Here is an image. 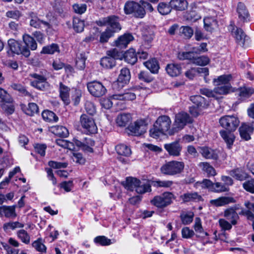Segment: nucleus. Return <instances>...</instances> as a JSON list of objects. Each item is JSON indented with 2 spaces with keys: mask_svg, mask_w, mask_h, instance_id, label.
I'll use <instances>...</instances> for the list:
<instances>
[{
  "mask_svg": "<svg viewBox=\"0 0 254 254\" xmlns=\"http://www.w3.org/2000/svg\"><path fill=\"white\" fill-rule=\"evenodd\" d=\"M169 4L171 8L180 11L185 10L188 6L186 0H171Z\"/></svg>",
  "mask_w": 254,
  "mask_h": 254,
  "instance_id": "obj_28",
  "label": "nucleus"
},
{
  "mask_svg": "<svg viewBox=\"0 0 254 254\" xmlns=\"http://www.w3.org/2000/svg\"><path fill=\"white\" fill-rule=\"evenodd\" d=\"M147 124L145 120H137L128 127V130L133 135L138 136L142 134L147 130Z\"/></svg>",
  "mask_w": 254,
  "mask_h": 254,
  "instance_id": "obj_10",
  "label": "nucleus"
},
{
  "mask_svg": "<svg viewBox=\"0 0 254 254\" xmlns=\"http://www.w3.org/2000/svg\"><path fill=\"white\" fill-rule=\"evenodd\" d=\"M40 82H30V84L33 87L40 90H44L48 86L47 78L45 77H40Z\"/></svg>",
  "mask_w": 254,
  "mask_h": 254,
  "instance_id": "obj_46",
  "label": "nucleus"
},
{
  "mask_svg": "<svg viewBox=\"0 0 254 254\" xmlns=\"http://www.w3.org/2000/svg\"><path fill=\"white\" fill-rule=\"evenodd\" d=\"M237 12L239 19L243 21H247L249 17V14L245 4L239 2L237 6Z\"/></svg>",
  "mask_w": 254,
  "mask_h": 254,
  "instance_id": "obj_27",
  "label": "nucleus"
},
{
  "mask_svg": "<svg viewBox=\"0 0 254 254\" xmlns=\"http://www.w3.org/2000/svg\"><path fill=\"white\" fill-rule=\"evenodd\" d=\"M32 247L38 252L41 253L46 252V247L42 243V239L39 238L37 240L33 242Z\"/></svg>",
  "mask_w": 254,
  "mask_h": 254,
  "instance_id": "obj_49",
  "label": "nucleus"
},
{
  "mask_svg": "<svg viewBox=\"0 0 254 254\" xmlns=\"http://www.w3.org/2000/svg\"><path fill=\"white\" fill-rule=\"evenodd\" d=\"M72 8L75 13L82 14L86 11L87 5L85 3H76L72 5Z\"/></svg>",
  "mask_w": 254,
  "mask_h": 254,
  "instance_id": "obj_59",
  "label": "nucleus"
},
{
  "mask_svg": "<svg viewBox=\"0 0 254 254\" xmlns=\"http://www.w3.org/2000/svg\"><path fill=\"white\" fill-rule=\"evenodd\" d=\"M171 124L172 121L169 116L166 115L159 116L154 124L153 127L150 129V136L157 138L162 134L170 135Z\"/></svg>",
  "mask_w": 254,
  "mask_h": 254,
  "instance_id": "obj_2",
  "label": "nucleus"
},
{
  "mask_svg": "<svg viewBox=\"0 0 254 254\" xmlns=\"http://www.w3.org/2000/svg\"><path fill=\"white\" fill-rule=\"evenodd\" d=\"M224 216L234 225L237 224V220L239 219L238 213L235 212L234 209L229 208L224 211Z\"/></svg>",
  "mask_w": 254,
  "mask_h": 254,
  "instance_id": "obj_29",
  "label": "nucleus"
},
{
  "mask_svg": "<svg viewBox=\"0 0 254 254\" xmlns=\"http://www.w3.org/2000/svg\"><path fill=\"white\" fill-rule=\"evenodd\" d=\"M244 189L250 192L254 193V179L245 182L243 184Z\"/></svg>",
  "mask_w": 254,
  "mask_h": 254,
  "instance_id": "obj_64",
  "label": "nucleus"
},
{
  "mask_svg": "<svg viewBox=\"0 0 254 254\" xmlns=\"http://www.w3.org/2000/svg\"><path fill=\"white\" fill-rule=\"evenodd\" d=\"M116 150L118 154L125 156H128L131 153L130 148L125 144L117 145Z\"/></svg>",
  "mask_w": 254,
  "mask_h": 254,
  "instance_id": "obj_44",
  "label": "nucleus"
},
{
  "mask_svg": "<svg viewBox=\"0 0 254 254\" xmlns=\"http://www.w3.org/2000/svg\"><path fill=\"white\" fill-rule=\"evenodd\" d=\"M193 52H182L178 53V58L181 60H189L196 65L204 66L209 64V59L206 56L195 57Z\"/></svg>",
  "mask_w": 254,
  "mask_h": 254,
  "instance_id": "obj_5",
  "label": "nucleus"
},
{
  "mask_svg": "<svg viewBox=\"0 0 254 254\" xmlns=\"http://www.w3.org/2000/svg\"><path fill=\"white\" fill-rule=\"evenodd\" d=\"M17 237L22 242L25 244H28L30 243V237L28 233L24 229H21L17 232Z\"/></svg>",
  "mask_w": 254,
  "mask_h": 254,
  "instance_id": "obj_48",
  "label": "nucleus"
},
{
  "mask_svg": "<svg viewBox=\"0 0 254 254\" xmlns=\"http://www.w3.org/2000/svg\"><path fill=\"white\" fill-rule=\"evenodd\" d=\"M137 179L134 178L129 177L126 179V181L123 182L122 184L127 190L133 191L136 190Z\"/></svg>",
  "mask_w": 254,
  "mask_h": 254,
  "instance_id": "obj_35",
  "label": "nucleus"
},
{
  "mask_svg": "<svg viewBox=\"0 0 254 254\" xmlns=\"http://www.w3.org/2000/svg\"><path fill=\"white\" fill-rule=\"evenodd\" d=\"M108 25L112 29L113 32L121 30V27L119 23L118 18L115 16H109Z\"/></svg>",
  "mask_w": 254,
  "mask_h": 254,
  "instance_id": "obj_41",
  "label": "nucleus"
},
{
  "mask_svg": "<svg viewBox=\"0 0 254 254\" xmlns=\"http://www.w3.org/2000/svg\"><path fill=\"white\" fill-rule=\"evenodd\" d=\"M130 78V74L129 70L127 68H123L121 70L120 73L117 79L118 84L124 86L129 82Z\"/></svg>",
  "mask_w": 254,
  "mask_h": 254,
  "instance_id": "obj_21",
  "label": "nucleus"
},
{
  "mask_svg": "<svg viewBox=\"0 0 254 254\" xmlns=\"http://www.w3.org/2000/svg\"><path fill=\"white\" fill-rule=\"evenodd\" d=\"M24 225L19 222H10L6 223L3 225V228L5 231L13 230L15 228H23Z\"/></svg>",
  "mask_w": 254,
  "mask_h": 254,
  "instance_id": "obj_56",
  "label": "nucleus"
},
{
  "mask_svg": "<svg viewBox=\"0 0 254 254\" xmlns=\"http://www.w3.org/2000/svg\"><path fill=\"white\" fill-rule=\"evenodd\" d=\"M56 52H60L58 45L56 44H52L50 45L45 46L41 51V54H54Z\"/></svg>",
  "mask_w": 254,
  "mask_h": 254,
  "instance_id": "obj_43",
  "label": "nucleus"
},
{
  "mask_svg": "<svg viewBox=\"0 0 254 254\" xmlns=\"http://www.w3.org/2000/svg\"><path fill=\"white\" fill-rule=\"evenodd\" d=\"M39 108L37 105L34 103L28 104V107L24 110L25 114L29 116H33L38 112Z\"/></svg>",
  "mask_w": 254,
  "mask_h": 254,
  "instance_id": "obj_52",
  "label": "nucleus"
},
{
  "mask_svg": "<svg viewBox=\"0 0 254 254\" xmlns=\"http://www.w3.org/2000/svg\"><path fill=\"white\" fill-rule=\"evenodd\" d=\"M100 64L104 68L111 69L116 65V61L112 57L106 56L101 59Z\"/></svg>",
  "mask_w": 254,
  "mask_h": 254,
  "instance_id": "obj_39",
  "label": "nucleus"
},
{
  "mask_svg": "<svg viewBox=\"0 0 254 254\" xmlns=\"http://www.w3.org/2000/svg\"><path fill=\"white\" fill-rule=\"evenodd\" d=\"M112 97L113 95L110 98L103 99L101 102L102 107L108 109L110 108L113 104L118 105V103L117 101L118 100L113 99Z\"/></svg>",
  "mask_w": 254,
  "mask_h": 254,
  "instance_id": "obj_60",
  "label": "nucleus"
},
{
  "mask_svg": "<svg viewBox=\"0 0 254 254\" xmlns=\"http://www.w3.org/2000/svg\"><path fill=\"white\" fill-rule=\"evenodd\" d=\"M0 98L5 103H11L13 99L7 92L0 87Z\"/></svg>",
  "mask_w": 254,
  "mask_h": 254,
  "instance_id": "obj_63",
  "label": "nucleus"
},
{
  "mask_svg": "<svg viewBox=\"0 0 254 254\" xmlns=\"http://www.w3.org/2000/svg\"><path fill=\"white\" fill-rule=\"evenodd\" d=\"M87 55L85 52H81L76 56V66L80 69L83 70L85 67V62L87 59Z\"/></svg>",
  "mask_w": 254,
  "mask_h": 254,
  "instance_id": "obj_33",
  "label": "nucleus"
},
{
  "mask_svg": "<svg viewBox=\"0 0 254 254\" xmlns=\"http://www.w3.org/2000/svg\"><path fill=\"white\" fill-rule=\"evenodd\" d=\"M16 205H2L0 206V217L6 218H15L17 214L15 211Z\"/></svg>",
  "mask_w": 254,
  "mask_h": 254,
  "instance_id": "obj_16",
  "label": "nucleus"
},
{
  "mask_svg": "<svg viewBox=\"0 0 254 254\" xmlns=\"http://www.w3.org/2000/svg\"><path fill=\"white\" fill-rule=\"evenodd\" d=\"M192 122V119L188 114L180 112L176 114L175 120L170 131V135H173L183 129L189 123Z\"/></svg>",
  "mask_w": 254,
  "mask_h": 254,
  "instance_id": "obj_3",
  "label": "nucleus"
},
{
  "mask_svg": "<svg viewBox=\"0 0 254 254\" xmlns=\"http://www.w3.org/2000/svg\"><path fill=\"white\" fill-rule=\"evenodd\" d=\"M143 64L152 73L157 72L159 68V64L155 59L144 62Z\"/></svg>",
  "mask_w": 254,
  "mask_h": 254,
  "instance_id": "obj_40",
  "label": "nucleus"
},
{
  "mask_svg": "<svg viewBox=\"0 0 254 254\" xmlns=\"http://www.w3.org/2000/svg\"><path fill=\"white\" fill-rule=\"evenodd\" d=\"M80 123L86 133H95L97 131V127L94 120L85 114L80 116Z\"/></svg>",
  "mask_w": 254,
  "mask_h": 254,
  "instance_id": "obj_8",
  "label": "nucleus"
},
{
  "mask_svg": "<svg viewBox=\"0 0 254 254\" xmlns=\"http://www.w3.org/2000/svg\"><path fill=\"white\" fill-rule=\"evenodd\" d=\"M164 147L169 155L173 157L180 156L183 148L179 140H176L169 143H166L164 144Z\"/></svg>",
  "mask_w": 254,
  "mask_h": 254,
  "instance_id": "obj_12",
  "label": "nucleus"
},
{
  "mask_svg": "<svg viewBox=\"0 0 254 254\" xmlns=\"http://www.w3.org/2000/svg\"><path fill=\"white\" fill-rule=\"evenodd\" d=\"M124 59L126 62L131 64H134L137 60V56L134 49H130L127 51L124 55Z\"/></svg>",
  "mask_w": 254,
  "mask_h": 254,
  "instance_id": "obj_36",
  "label": "nucleus"
},
{
  "mask_svg": "<svg viewBox=\"0 0 254 254\" xmlns=\"http://www.w3.org/2000/svg\"><path fill=\"white\" fill-rule=\"evenodd\" d=\"M230 176L240 181H243L247 177V174L242 168H238L230 171Z\"/></svg>",
  "mask_w": 254,
  "mask_h": 254,
  "instance_id": "obj_30",
  "label": "nucleus"
},
{
  "mask_svg": "<svg viewBox=\"0 0 254 254\" xmlns=\"http://www.w3.org/2000/svg\"><path fill=\"white\" fill-rule=\"evenodd\" d=\"M135 191L139 194H143L151 190V185L148 181H140L137 179Z\"/></svg>",
  "mask_w": 254,
  "mask_h": 254,
  "instance_id": "obj_22",
  "label": "nucleus"
},
{
  "mask_svg": "<svg viewBox=\"0 0 254 254\" xmlns=\"http://www.w3.org/2000/svg\"><path fill=\"white\" fill-rule=\"evenodd\" d=\"M94 242L102 246H109L112 244L111 240L104 236H100L95 237Z\"/></svg>",
  "mask_w": 254,
  "mask_h": 254,
  "instance_id": "obj_50",
  "label": "nucleus"
},
{
  "mask_svg": "<svg viewBox=\"0 0 254 254\" xmlns=\"http://www.w3.org/2000/svg\"><path fill=\"white\" fill-rule=\"evenodd\" d=\"M124 11L126 14H133L134 16L143 18L145 15V10L141 6V3L129 1L127 2L124 6Z\"/></svg>",
  "mask_w": 254,
  "mask_h": 254,
  "instance_id": "obj_7",
  "label": "nucleus"
},
{
  "mask_svg": "<svg viewBox=\"0 0 254 254\" xmlns=\"http://www.w3.org/2000/svg\"><path fill=\"white\" fill-rule=\"evenodd\" d=\"M180 33L185 38L190 39L193 35V30L189 26H182L180 28Z\"/></svg>",
  "mask_w": 254,
  "mask_h": 254,
  "instance_id": "obj_51",
  "label": "nucleus"
},
{
  "mask_svg": "<svg viewBox=\"0 0 254 254\" xmlns=\"http://www.w3.org/2000/svg\"><path fill=\"white\" fill-rule=\"evenodd\" d=\"M69 91L70 88L68 87L65 86L62 82L60 83V97L64 104L66 105H67L70 103Z\"/></svg>",
  "mask_w": 254,
  "mask_h": 254,
  "instance_id": "obj_19",
  "label": "nucleus"
},
{
  "mask_svg": "<svg viewBox=\"0 0 254 254\" xmlns=\"http://www.w3.org/2000/svg\"><path fill=\"white\" fill-rule=\"evenodd\" d=\"M159 12L162 15H166L169 14L171 11L170 5H168L166 3H160L157 7Z\"/></svg>",
  "mask_w": 254,
  "mask_h": 254,
  "instance_id": "obj_54",
  "label": "nucleus"
},
{
  "mask_svg": "<svg viewBox=\"0 0 254 254\" xmlns=\"http://www.w3.org/2000/svg\"><path fill=\"white\" fill-rule=\"evenodd\" d=\"M200 152L203 157L206 159H217L218 155L217 152L207 147H199Z\"/></svg>",
  "mask_w": 254,
  "mask_h": 254,
  "instance_id": "obj_26",
  "label": "nucleus"
},
{
  "mask_svg": "<svg viewBox=\"0 0 254 254\" xmlns=\"http://www.w3.org/2000/svg\"><path fill=\"white\" fill-rule=\"evenodd\" d=\"M133 36L130 33H125L121 36L115 41L116 46L121 48H125L133 40Z\"/></svg>",
  "mask_w": 254,
  "mask_h": 254,
  "instance_id": "obj_17",
  "label": "nucleus"
},
{
  "mask_svg": "<svg viewBox=\"0 0 254 254\" xmlns=\"http://www.w3.org/2000/svg\"><path fill=\"white\" fill-rule=\"evenodd\" d=\"M73 28L76 32H81L83 31L84 28V21L78 18H74L73 19Z\"/></svg>",
  "mask_w": 254,
  "mask_h": 254,
  "instance_id": "obj_47",
  "label": "nucleus"
},
{
  "mask_svg": "<svg viewBox=\"0 0 254 254\" xmlns=\"http://www.w3.org/2000/svg\"><path fill=\"white\" fill-rule=\"evenodd\" d=\"M204 28L207 31L212 32L217 26V21L212 17H206L203 19Z\"/></svg>",
  "mask_w": 254,
  "mask_h": 254,
  "instance_id": "obj_24",
  "label": "nucleus"
},
{
  "mask_svg": "<svg viewBox=\"0 0 254 254\" xmlns=\"http://www.w3.org/2000/svg\"><path fill=\"white\" fill-rule=\"evenodd\" d=\"M42 24L46 26H49V23L45 21H41L37 17H32L30 21V25L31 26L34 27L36 28H40L41 25Z\"/></svg>",
  "mask_w": 254,
  "mask_h": 254,
  "instance_id": "obj_57",
  "label": "nucleus"
},
{
  "mask_svg": "<svg viewBox=\"0 0 254 254\" xmlns=\"http://www.w3.org/2000/svg\"><path fill=\"white\" fill-rule=\"evenodd\" d=\"M89 92L95 97H101L106 92V89L100 82L94 81L87 84Z\"/></svg>",
  "mask_w": 254,
  "mask_h": 254,
  "instance_id": "obj_11",
  "label": "nucleus"
},
{
  "mask_svg": "<svg viewBox=\"0 0 254 254\" xmlns=\"http://www.w3.org/2000/svg\"><path fill=\"white\" fill-rule=\"evenodd\" d=\"M75 144L77 146L81 148V149L85 152H92L93 150L92 148V146L88 145L86 144L84 142H81V141L77 139H75L74 140Z\"/></svg>",
  "mask_w": 254,
  "mask_h": 254,
  "instance_id": "obj_62",
  "label": "nucleus"
},
{
  "mask_svg": "<svg viewBox=\"0 0 254 254\" xmlns=\"http://www.w3.org/2000/svg\"><path fill=\"white\" fill-rule=\"evenodd\" d=\"M84 108L86 112L89 115L93 116L96 112L95 105L90 101L87 100L84 104Z\"/></svg>",
  "mask_w": 254,
  "mask_h": 254,
  "instance_id": "obj_58",
  "label": "nucleus"
},
{
  "mask_svg": "<svg viewBox=\"0 0 254 254\" xmlns=\"http://www.w3.org/2000/svg\"><path fill=\"white\" fill-rule=\"evenodd\" d=\"M137 90L134 89H128L122 94H116L113 95L112 99L119 101H131L136 98V92Z\"/></svg>",
  "mask_w": 254,
  "mask_h": 254,
  "instance_id": "obj_13",
  "label": "nucleus"
},
{
  "mask_svg": "<svg viewBox=\"0 0 254 254\" xmlns=\"http://www.w3.org/2000/svg\"><path fill=\"white\" fill-rule=\"evenodd\" d=\"M42 116L44 120L48 122H56L59 119L54 112L49 110L43 111Z\"/></svg>",
  "mask_w": 254,
  "mask_h": 254,
  "instance_id": "obj_42",
  "label": "nucleus"
},
{
  "mask_svg": "<svg viewBox=\"0 0 254 254\" xmlns=\"http://www.w3.org/2000/svg\"><path fill=\"white\" fill-rule=\"evenodd\" d=\"M254 93V89L243 87L239 89V95L242 98H248Z\"/></svg>",
  "mask_w": 254,
  "mask_h": 254,
  "instance_id": "obj_55",
  "label": "nucleus"
},
{
  "mask_svg": "<svg viewBox=\"0 0 254 254\" xmlns=\"http://www.w3.org/2000/svg\"><path fill=\"white\" fill-rule=\"evenodd\" d=\"M219 123L225 129L219 131L220 135L226 143L227 147L231 149L235 138L231 132L236 130L239 125L240 121L235 116L225 115L219 119Z\"/></svg>",
  "mask_w": 254,
  "mask_h": 254,
  "instance_id": "obj_1",
  "label": "nucleus"
},
{
  "mask_svg": "<svg viewBox=\"0 0 254 254\" xmlns=\"http://www.w3.org/2000/svg\"><path fill=\"white\" fill-rule=\"evenodd\" d=\"M232 33L235 37L236 42L241 46H244L245 42L248 40L247 37L241 28H234Z\"/></svg>",
  "mask_w": 254,
  "mask_h": 254,
  "instance_id": "obj_20",
  "label": "nucleus"
},
{
  "mask_svg": "<svg viewBox=\"0 0 254 254\" xmlns=\"http://www.w3.org/2000/svg\"><path fill=\"white\" fill-rule=\"evenodd\" d=\"M22 40L24 43L23 48H26L30 51H35L37 49V44L32 37L27 34H24L22 36Z\"/></svg>",
  "mask_w": 254,
  "mask_h": 254,
  "instance_id": "obj_18",
  "label": "nucleus"
},
{
  "mask_svg": "<svg viewBox=\"0 0 254 254\" xmlns=\"http://www.w3.org/2000/svg\"><path fill=\"white\" fill-rule=\"evenodd\" d=\"M8 46L12 53L16 55H21L25 58H28L30 55V51L26 48H23L18 41L13 39L8 41Z\"/></svg>",
  "mask_w": 254,
  "mask_h": 254,
  "instance_id": "obj_9",
  "label": "nucleus"
},
{
  "mask_svg": "<svg viewBox=\"0 0 254 254\" xmlns=\"http://www.w3.org/2000/svg\"><path fill=\"white\" fill-rule=\"evenodd\" d=\"M166 70L170 76L175 77L180 74L182 67L180 64H168L166 66Z\"/></svg>",
  "mask_w": 254,
  "mask_h": 254,
  "instance_id": "obj_25",
  "label": "nucleus"
},
{
  "mask_svg": "<svg viewBox=\"0 0 254 254\" xmlns=\"http://www.w3.org/2000/svg\"><path fill=\"white\" fill-rule=\"evenodd\" d=\"M194 229L195 231L199 234L205 235V236L208 235L207 232H204L201 226V220L199 218L196 217L195 219V223L194 225Z\"/></svg>",
  "mask_w": 254,
  "mask_h": 254,
  "instance_id": "obj_61",
  "label": "nucleus"
},
{
  "mask_svg": "<svg viewBox=\"0 0 254 254\" xmlns=\"http://www.w3.org/2000/svg\"><path fill=\"white\" fill-rule=\"evenodd\" d=\"M131 120L130 114H122L118 116L116 123L119 126L125 127Z\"/></svg>",
  "mask_w": 254,
  "mask_h": 254,
  "instance_id": "obj_32",
  "label": "nucleus"
},
{
  "mask_svg": "<svg viewBox=\"0 0 254 254\" xmlns=\"http://www.w3.org/2000/svg\"><path fill=\"white\" fill-rule=\"evenodd\" d=\"M198 166L204 173H206L208 177L214 176L216 174L214 168L207 162H200Z\"/></svg>",
  "mask_w": 254,
  "mask_h": 254,
  "instance_id": "obj_34",
  "label": "nucleus"
},
{
  "mask_svg": "<svg viewBox=\"0 0 254 254\" xmlns=\"http://www.w3.org/2000/svg\"><path fill=\"white\" fill-rule=\"evenodd\" d=\"M236 202V199L232 197L221 196L216 199H211L209 201V203L213 206L221 207L230 203H234Z\"/></svg>",
  "mask_w": 254,
  "mask_h": 254,
  "instance_id": "obj_15",
  "label": "nucleus"
},
{
  "mask_svg": "<svg viewBox=\"0 0 254 254\" xmlns=\"http://www.w3.org/2000/svg\"><path fill=\"white\" fill-rule=\"evenodd\" d=\"M254 130L253 125L250 123H243L239 129L241 138L246 140L251 139V135Z\"/></svg>",
  "mask_w": 254,
  "mask_h": 254,
  "instance_id": "obj_14",
  "label": "nucleus"
},
{
  "mask_svg": "<svg viewBox=\"0 0 254 254\" xmlns=\"http://www.w3.org/2000/svg\"><path fill=\"white\" fill-rule=\"evenodd\" d=\"M228 190L229 188L226 185L219 182L213 183L212 188V191L217 193L227 191Z\"/></svg>",
  "mask_w": 254,
  "mask_h": 254,
  "instance_id": "obj_53",
  "label": "nucleus"
},
{
  "mask_svg": "<svg viewBox=\"0 0 254 254\" xmlns=\"http://www.w3.org/2000/svg\"><path fill=\"white\" fill-rule=\"evenodd\" d=\"M231 85H219L214 88L216 98H217V95H226L228 94L231 89Z\"/></svg>",
  "mask_w": 254,
  "mask_h": 254,
  "instance_id": "obj_45",
  "label": "nucleus"
},
{
  "mask_svg": "<svg viewBox=\"0 0 254 254\" xmlns=\"http://www.w3.org/2000/svg\"><path fill=\"white\" fill-rule=\"evenodd\" d=\"M190 100L197 108H205L207 105L204 98L200 95L191 96Z\"/></svg>",
  "mask_w": 254,
  "mask_h": 254,
  "instance_id": "obj_37",
  "label": "nucleus"
},
{
  "mask_svg": "<svg viewBox=\"0 0 254 254\" xmlns=\"http://www.w3.org/2000/svg\"><path fill=\"white\" fill-rule=\"evenodd\" d=\"M174 199V194L170 192H165L156 195L151 200L152 205L158 208H164L171 204Z\"/></svg>",
  "mask_w": 254,
  "mask_h": 254,
  "instance_id": "obj_6",
  "label": "nucleus"
},
{
  "mask_svg": "<svg viewBox=\"0 0 254 254\" xmlns=\"http://www.w3.org/2000/svg\"><path fill=\"white\" fill-rule=\"evenodd\" d=\"M185 168V164L182 161H171L164 164L160 169L162 173L174 176L182 173Z\"/></svg>",
  "mask_w": 254,
  "mask_h": 254,
  "instance_id": "obj_4",
  "label": "nucleus"
},
{
  "mask_svg": "<svg viewBox=\"0 0 254 254\" xmlns=\"http://www.w3.org/2000/svg\"><path fill=\"white\" fill-rule=\"evenodd\" d=\"M52 131L55 135L63 137H67L69 134L67 129L64 126H57L53 127H52Z\"/></svg>",
  "mask_w": 254,
  "mask_h": 254,
  "instance_id": "obj_38",
  "label": "nucleus"
},
{
  "mask_svg": "<svg viewBox=\"0 0 254 254\" xmlns=\"http://www.w3.org/2000/svg\"><path fill=\"white\" fill-rule=\"evenodd\" d=\"M180 198L184 202H197L202 200L201 196L196 192L185 193L180 196Z\"/></svg>",
  "mask_w": 254,
  "mask_h": 254,
  "instance_id": "obj_23",
  "label": "nucleus"
},
{
  "mask_svg": "<svg viewBox=\"0 0 254 254\" xmlns=\"http://www.w3.org/2000/svg\"><path fill=\"white\" fill-rule=\"evenodd\" d=\"M231 79L232 76L230 74L222 75L214 78L213 82L215 86L230 85L229 82Z\"/></svg>",
  "mask_w": 254,
  "mask_h": 254,
  "instance_id": "obj_31",
  "label": "nucleus"
}]
</instances>
